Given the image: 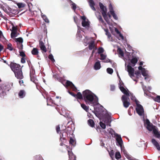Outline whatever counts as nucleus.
I'll use <instances>...</instances> for the list:
<instances>
[{
	"instance_id": "obj_39",
	"label": "nucleus",
	"mask_w": 160,
	"mask_h": 160,
	"mask_svg": "<svg viewBox=\"0 0 160 160\" xmlns=\"http://www.w3.org/2000/svg\"><path fill=\"white\" fill-rule=\"evenodd\" d=\"M7 48L11 51L13 50V48L11 43H9L8 44Z\"/></svg>"
},
{
	"instance_id": "obj_19",
	"label": "nucleus",
	"mask_w": 160,
	"mask_h": 160,
	"mask_svg": "<svg viewBox=\"0 0 160 160\" xmlns=\"http://www.w3.org/2000/svg\"><path fill=\"white\" fill-rule=\"evenodd\" d=\"M152 142L153 145L156 148L157 150L158 151L160 150V147L158 142L154 139H152Z\"/></svg>"
},
{
	"instance_id": "obj_26",
	"label": "nucleus",
	"mask_w": 160,
	"mask_h": 160,
	"mask_svg": "<svg viewBox=\"0 0 160 160\" xmlns=\"http://www.w3.org/2000/svg\"><path fill=\"white\" fill-rule=\"evenodd\" d=\"M25 92L23 90H20L18 93V96L21 98H23L25 97Z\"/></svg>"
},
{
	"instance_id": "obj_16",
	"label": "nucleus",
	"mask_w": 160,
	"mask_h": 160,
	"mask_svg": "<svg viewBox=\"0 0 160 160\" xmlns=\"http://www.w3.org/2000/svg\"><path fill=\"white\" fill-rule=\"evenodd\" d=\"M15 77L18 78L19 79H22L23 78V76L22 71L20 70L19 71L14 72Z\"/></svg>"
},
{
	"instance_id": "obj_10",
	"label": "nucleus",
	"mask_w": 160,
	"mask_h": 160,
	"mask_svg": "<svg viewBox=\"0 0 160 160\" xmlns=\"http://www.w3.org/2000/svg\"><path fill=\"white\" fill-rule=\"evenodd\" d=\"M30 75L31 81L35 83L36 84L37 87V85L36 84L37 79L36 78V76L34 74V71L33 70L30 71Z\"/></svg>"
},
{
	"instance_id": "obj_34",
	"label": "nucleus",
	"mask_w": 160,
	"mask_h": 160,
	"mask_svg": "<svg viewBox=\"0 0 160 160\" xmlns=\"http://www.w3.org/2000/svg\"><path fill=\"white\" fill-rule=\"evenodd\" d=\"M76 97L78 99H81L82 98V94L80 92H78L76 95Z\"/></svg>"
},
{
	"instance_id": "obj_30",
	"label": "nucleus",
	"mask_w": 160,
	"mask_h": 160,
	"mask_svg": "<svg viewBox=\"0 0 160 160\" xmlns=\"http://www.w3.org/2000/svg\"><path fill=\"white\" fill-rule=\"evenodd\" d=\"M98 53L99 54H103L104 51L103 48L102 47H100L98 49Z\"/></svg>"
},
{
	"instance_id": "obj_43",
	"label": "nucleus",
	"mask_w": 160,
	"mask_h": 160,
	"mask_svg": "<svg viewBox=\"0 0 160 160\" xmlns=\"http://www.w3.org/2000/svg\"><path fill=\"white\" fill-rule=\"evenodd\" d=\"M98 18L100 22H101L102 23H104V21L103 20L100 14L98 17Z\"/></svg>"
},
{
	"instance_id": "obj_5",
	"label": "nucleus",
	"mask_w": 160,
	"mask_h": 160,
	"mask_svg": "<svg viewBox=\"0 0 160 160\" xmlns=\"http://www.w3.org/2000/svg\"><path fill=\"white\" fill-rule=\"evenodd\" d=\"M126 70L128 72L129 76L134 81H137L134 78V70L130 65H128L126 67Z\"/></svg>"
},
{
	"instance_id": "obj_33",
	"label": "nucleus",
	"mask_w": 160,
	"mask_h": 160,
	"mask_svg": "<svg viewBox=\"0 0 160 160\" xmlns=\"http://www.w3.org/2000/svg\"><path fill=\"white\" fill-rule=\"evenodd\" d=\"M119 57L122 58L123 56V53L121 49H118Z\"/></svg>"
},
{
	"instance_id": "obj_55",
	"label": "nucleus",
	"mask_w": 160,
	"mask_h": 160,
	"mask_svg": "<svg viewBox=\"0 0 160 160\" xmlns=\"http://www.w3.org/2000/svg\"><path fill=\"white\" fill-rule=\"evenodd\" d=\"M156 137L157 138H159L160 137V133L159 132H158L157 133H156L155 134H154Z\"/></svg>"
},
{
	"instance_id": "obj_63",
	"label": "nucleus",
	"mask_w": 160,
	"mask_h": 160,
	"mask_svg": "<svg viewBox=\"0 0 160 160\" xmlns=\"http://www.w3.org/2000/svg\"><path fill=\"white\" fill-rule=\"evenodd\" d=\"M62 139H63V140L64 139V138L63 137V134H62L61 135H60V140L62 141Z\"/></svg>"
},
{
	"instance_id": "obj_32",
	"label": "nucleus",
	"mask_w": 160,
	"mask_h": 160,
	"mask_svg": "<svg viewBox=\"0 0 160 160\" xmlns=\"http://www.w3.org/2000/svg\"><path fill=\"white\" fill-rule=\"evenodd\" d=\"M81 106L82 108L84 109L87 112L88 111L89 109V108L88 107H87L86 106L85 104H81Z\"/></svg>"
},
{
	"instance_id": "obj_44",
	"label": "nucleus",
	"mask_w": 160,
	"mask_h": 160,
	"mask_svg": "<svg viewBox=\"0 0 160 160\" xmlns=\"http://www.w3.org/2000/svg\"><path fill=\"white\" fill-rule=\"evenodd\" d=\"M100 125L102 128L105 129L106 128V124L103 122H100Z\"/></svg>"
},
{
	"instance_id": "obj_48",
	"label": "nucleus",
	"mask_w": 160,
	"mask_h": 160,
	"mask_svg": "<svg viewBox=\"0 0 160 160\" xmlns=\"http://www.w3.org/2000/svg\"><path fill=\"white\" fill-rule=\"evenodd\" d=\"M70 143L72 145H74L75 142V140L72 138H70Z\"/></svg>"
},
{
	"instance_id": "obj_23",
	"label": "nucleus",
	"mask_w": 160,
	"mask_h": 160,
	"mask_svg": "<svg viewBox=\"0 0 160 160\" xmlns=\"http://www.w3.org/2000/svg\"><path fill=\"white\" fill-rule=\"evenodd\" d=\"M89 5L91 9L93 11H95L96 9L94 7L95 3L93 0H89Z\"/></svg>"
},
{
	"instance_id": "obj_56",
	"label": "nucleus",
	"mask_w": 160,
	"mask_h": 160,
	"mask_svg": "<svg viewBox=\"0 0 160 160\" xmlns=\"http://www.w3.org/2000/svg\"><path fill=\"white\" fill-rule=\"evenodd\" d=\"M73 19H74V22L76 23H77L78 21V19L77 17L76 16H74L73 17Z\"/></svg>"
},
{
	"instance_id": "obj_64",
	"label": "nucleus",
	"mask_w": 160,
	"mask_h": 160,
	"mask_svg": "<svg viewBox=\"0 0 160 160\" xmlns=\"http://www.w3.org/2000/svg\"><path fill=\"white\" fill-rule=\"evenodd\" d=\"M68 92L70 94H71L72 96H73L74 97H76V94H74V93H73L72 92H70L69 91H68Z\"/></svg>"
},
{
	"instance_id": "obj_49",
	"label": "nucleus",
	"mask_w": 160,
	"mask_h": 160,
	"mask_svg": "<svg viewBox=\"0 0 160 160\" xmlns=\"http://www.w3.org/2000/svg\"><path fill=\"white\" fill-rule=\"evenodd\" d=\"M20 56L22 57V58H24L25 57L26 55L24 52L22 51H19Z\"/></svg>"
},
{
	"instance_id": "obj_62",
	"label": "nucleus",
	"mask_w": 160,
	"mask_h": 160,
	"mask_svg": "<svg viewBox=\"0 0 160 160\" xmlns=\"http://www.w3.org/2000/svg\"><path fill=\"white\" fill-rule=\"evenodd\" d=\"M47 105H48V102L49 101L50 102H52V99L48 97L47 98Z\"/></svg>"
},
{
	"instance_id": "obj_4",
	"label": "nucleus",
	"mask_w": 160,
	"mask_h": 160,
	"mask_svg": "<svg viewBox=\"0 0 160 160\" xmlns=\"http://www.w3.org/2000/svg\"><path fill=\"white\" fill-rule=\"evenodd\" d=\"M136 103L137 105L136 110L137 112L140 116H143L144 115V111L142 106L139 104V102L136 100Z\"/></svg>"
},
{
	"instance_id": "obj_9",
	"label": "nucleus",
	"mask_w": 160,
	"mask_h": 160,
	"mask_svg": "<svg viewBox=\"0 0 160 160\" xmlns=\"http://www.w3.org/2000/svg\"><path fill=\"white\" fill-rule=\"evenodd\" d=\"M100 59L103 60V62H110L111 64L113 63V62L110 61L109 59H106L107 55L105 54H101L100 55Z\"/></svg>"
},
{
	"instance_id": "obj_29",
	"label": "nucleus",
	"mask_w": 160,
	"mask_h": 160,
	"mask_svg": "<svg viewBox=\"0 0 160 160\" xmlns=\"http://www.w3.org/2000/svg\"><path fill=\"white\" fill-rule=\"evenodd\" d=\"M88 122L89 125L91 126L92 127H94V122L92 119H90L88 121Z\"/></svg>"
},
{
	"instance_id": "obj_41",
	"label": "nucleus",
	"mask_w": 160,
	"mask_h": 160,
	"mask_svg": "<svg viewBox=\"0 0 160 160\" xmlns=\"http://www.w3.org/2000/svg\"><path fill=\"white\" fill-rule=\"evenodd\" d=\"M48 58L51 60V61L53 62H55V60H54L52 54H50L48 56Z\"/></svg>"
},
{
	"instance_id": "obj_37",
	"label": "nucleus",
	"mask_w": 160,
	"mask_h": 160,
	"mask_svg": "<svg viewBox=\"0 0 160 160\" xmlns=\"http://www.w3.org/2000/svg\"><path fill=\"white\" fill-rule=\"evenodd\" d=\"M19 8H24L25 6V4L22 3H18L17 4Z\"/></svg>"
},
{
	"instance_id": "obj_1",
	"label": "nucleus",
	"mask_w": 160,
	"mask_h": 160,
	"mask_svg": "<svg viewBox=\"0 0 160 160\" xmlns=\"http://www.w3.org/2000/svg\"><path fill=\"white\" fill-rule=\"evenodd\" d=\"M84 100L87 104L94 106L98 103V98L97 96L89 90L83 92Z\"/></svg>"
},
{
	"instance_id": "obj_50",
	"label": "nucleus",
	"mask_w": 160,
	"mask_h": 160,
	"mask_svg": "<svg viewBox=\"0 0 160 160\" xmlns=\"http://www.w3.org/2000/svg\"><path fill=\"white\" fill-rule=\"evenodd\" d=\"M105 31L106 32V34L108 36V37L109 38L111 37V35L110 33L108 32V29L105 30Z\"/></svg>"
},
{
	"instance_id": "obj_59",
	"label": "nucleus",
	"mask_w": 160,
	"mask_h": 160,
	"mask_svg": "<svg viewBox=\"0 0 160 160\" xmlns=\"http://www.w3.org/2000/svg\"><path fill=\"white\" fill-rule=\"evenodd\" d=\"M119 37L120 38H121L123 40L124 39V37L123 36V35L121 34V32H120L118 34Z\"/></svg>"
},
{
	"instance_id": "obj_53",
	"label": "nucleus",
	"mask_w": 160,
	"mask_h": 160,
	"mask_svg": "<svg viewBox=\"0 0 160 160\" xmlns=\"http://www.w3.org/2000/svg\"><path fill=\"white\" fill-rule=\"evenodd\" d=\"M6 94L5 92L2 90H0V94L3 96Z\"/></svg>"
},
{
	"instance_id": "obj_54",
	"label": "nucleus",
	"mask_w": 160,
	"mask_h": 160,
	"mask_svg": "<svg viewBox=\"0 0 160 160\" xmlns=\"http://www.w3.org/2000/svg\"><path fill=\"white\" fill-rule=\"evenodd\" d=\"M152 131H153L154 134H155L156 133H157L158 132V130L156 128V127H155V128Z\"/></svg>"
},
{
	"instance_id": "obj_3",
	"label": "nucleus",
	"mask_w": 160,
	"mask_h": 160,
	"mask_svg": "<svg viewBox=\"0 0 160 160\" xmlns=\"http://www.w3.org/2000/svg\"><path fill=\"white\" fill-rule=\"evenodd\" d=\"M99 4L100 8L101 10V12L102 16L106 21L108 24H109L108 18L107 17V8L101 2H99Z\"/></svg>"
},
{
	"instance_id": "obj_22",
	"label": "nucleus",
	"mask_w": 160,
	"mask_h": 160,
	"mask_svg": "<svg viewBox=\"0 0 160 160\" xmlns=\"http://www.w3.org/2000/svg\"><path fill=\"white\" fill-rule=\"evenodd\" d=\"M138 61V59L136 57H133L131 60V64L129 63V65H131L132 66H134Z\"/></svg>"
},
{
	"instance_id": "obj_61",
	"label": "nucleus",
	"mask_w": 160,
	"mask_h": 160,
	"mask_svg": "<svg viewBox=\"0 0 160 160\" xmlns=\"http://www.w3.org/2000/svg\"><path fill=\"white\" fill-rule=\"evenodd\" d=\"M60 127L59 126H57L56 127V131L58 133H59V132L60 131Z\"/></svg>"
},
{
	"instance_id": "obj_58",
	"label": "nucleus",
	"mask_w": 160,
	"mask_h": 160,
	"mask_svg": "<svg viewBox=\"0 0 160 160\" xmlns=\"http://www.w3.org/2000/svg\"><path fill=\"white\" fill-rule=\"evenodd\" d=\"M109 154L112 158V156H113L114 154V152L113 150H112L110 152H109Z\"/></svg>"
},
{
	"instance_id": "obj_28",
	"label": "nucleus",
	"mask_w": 160,
	"mask_h": 160,
	"mask_svg": "<svg viewBox=\"0 0 160 160\" xmlns=\"http://www.w3.org/2000/svg\"><path fill=\"white\" fill-rule=\"evenodd\" d=\"M39 52L38 49L34 48L32 51V53L33 55H38Z\"/></svg>"
},
{
	"instance_id": "obj_57",
	"label": "nucleus",
	"mask_w": 160,
	"mask_h": 160,
	"mask_svg": "<svg viewBox=\"0 0 160 160\" xmlns=\"http://www.w3.org/2000/svg\"><path fill=\"white\" fill-rule=\"evenodd\" d=\"M115 89V86L114 85H111L110 86V89L111 91H113Z\"/></svg>"
},
{
	"instance_id": "obj_20",
	"label": "nucleus",
	"mask_w": 160,
	"mask_h": 160,
	"mask_svg": "<svg viewBox=\"0 0 160 160\" xmlns=\"http://www.w3.org/2000/svg\"><path fill=\"white\" fill-rule=\"evenodd\" d=\"M101 68L100 62L98 60L95 63L94 66V69L95 70H98Z\"/></svg>"
},
{
	"instance_id": "obj_40",
	"label": "nucleus",
	"mask_w": 160,
	"mask_h": 160,
	"mask_svg": "<svg viewBox=\"0 0 160 160\" xmlns=\"http://www.w3.org/2000/svg\"><path fill=\"white\" fill-rule=\"evenodd\" d=\"M6 40V39L4 37L2 32L0 30V40Z\"/></svg>"
},
{
	"instance_id": "obj_35",
	"label": "nucleus",
	"mask_w": 160,
	"mask_h": 160,
	"mask_svg": "<svg viewBox=\"0 0 160 160\" xmlns=\"http://www.w3.org/2000/svg\"><path fill=\"white\" fill-rule=\"evenodd\" d=\"M17 32L12 31L11 34V37L12 38L14 39V38L16 37L17 36L16 35Z\"/></svg>"
},
{
	"instance_id": "obj_42",
	"label": "nucleus",
	"mask_w": 160,
	"mask_h": 160,
	"mask_svg": "<svg viewBox=\"0 0 160 160\" xmlns=\"http://www.w3.org/2000/svg\"><path fill=\"white\" fill-rule=\"evenodd\" d=\"M107 72L110 74H112L113 72V69L110 68H108L107 69Z\"/></svg>"
},
{
	"instance_id": "obj_17",
	"label": "nucleus",
	"mask_w": 160,
	"mask_h": 160,
	"mask_svg": "<svg viewBox=\"0 0 160 160\" xmlns=\"http://www.w3.org/2000/svg\"><path fill=\"white\" fill-rule=\"evenodd\" d=\"M109 8L110 10V12L112 15L113 16L114 18L116 20H117L118 19V18L117 17L116 14L115 13L113 8L111 5H110L109 6Z\"/></svg>"
},
{
	"instance_id": "obj_47",
	"label": "nucleus",
	"mask_w": 160,
	"mask_h": 160,
	"mask_svg": "<svg viewBox=\"0 0 160 160\" xmlns=\"http://www.w3.org/2000/svg\"><path fill=\"white\" fill-rule=\"evenodd\" d=\"M108 131L109 132V133L112 135L114 133V131L112 129L110 128H109L108 129Z\"/></svg>"
},
{
	"instance_id": "obj_15",
	"label": "nucleus",
	"mask_w": 160,
	"mask_h": 160,
	"mask_svg": "<svg viewBox=\"0 0 160 160\" xmlns=\"http://www.w3.org/2000/svg\"><path fill=\"white\" fill-rule=\"evenodd\" d=\"M120 148L122 152L123 153L124 155L129 160H130L132 158L127 153V152L123 147H122Z\"/></svg>"
},
{
	"instance_id": "obj_51",
	"label": "nucleus",
	"mask_w": 160,
	"mask_h": 160,
	"mask_svg": "<svg viewBox=\"0 0 160 160\" xmlns=\"http://www.w3.org/2000/svg\"><path fill=\"white\" fill-rule=\"evenodd\" d=\"M72 9L74 11H75L76 9V4L75 3H73L72 4Z\"/></svg>"
},
{
	"instance_id": "obj_11",
	"label": "nucleus",
	"mask_w": 160,
	"mask_h": 160,
	"mask_svg": "<svg viewBox=\"0 0 160 160\" xmlns=\"http://www.w3.org/2000/svg\"><path fill=\"white\" fill-rule=\"evenodd\" d=\"M88 48L90 50H92V49H97L96 47V44L94 41H89L88 42Z\"/></svg>"
},
{
	"instance_id": "obj_27",
	"label": "nucleus",
	"mask_w": 160,
	"mask_h": 160,
	"mask_svg": "<svg viewBox=\"0 0 160 160\" xmlns=\"http://www.w3.org/2000/svg\"><path fill=\"white\" fill-rule=\"evenodd\" d=\"M141 83L142 84V89L144 92V94L149 97L150 96L149 94H148L147 93V92L146 91L147 90H146V87L143 85V83L142 82H141Z\"/></svg>"
},
{
	"instance_id": "obj_36",
	"label": "nucleus",
	"mask_w": 160,
	"mask_h": 160,
	"mask_svg": "<svg viewBox=\"0 0 160 160\" xmlns=\"http://www.w3.org/2000/svg\"><path fill=\"white\" fill-rule=\"evenodd\" d=\"M141 76V74L140 73V72L139 71L135 72L134 73V78L136 76L137 78H138L139 77Z\"/></svg>"
},
{
	"instance_id": "obj_24",
	"label": "nucleus",
	"mask_w": 160,
	"mask_h": 160,
	"mask_svg": "<svg viewBox=\"0 0 160 160\" xmlns=\"http://www.w3.org/2000/svg\"><path fill=\"white\" fill-rule=\"evenodd\" d=\"M82 26L83 27H86L88 29L90 27V24L88 22L86 21H82Z\"/></svg>"
},
{
	"instance_id": "obj_12",
	"label": "nucleus",
	"mask_w": 160,
	"mask_h": 160,
	"mask_svg": "<svg viewBox=\"0 0 160 160\" xmlns=\"http://www.w3.org/2000/svg\"><path fill=\"white\" fill-rule=\"evenodd\" d=\"M115 136L116 137V140L118 145L120 147H122L123 142L121 136L117 133L115 134Z\"/></svg>"
},
{
	"instance_id": "obj_2",
	"label": "nucleus",
	"mask_w": 160,
	"mask_h": 160,
	"mask_svg": "<svg viewBox=\"0 0 160 160\" xmlns=\"http://www.w3.org/2000/svg\"><path fill=\"white\" fill-rule=\"evenodd\" d=\"M123 83H121L120 82L119 84V87L121 91L124 94H125L127 97L125 95H123L122 97V100L123 102L124 107L126 108L128 107L130 104V102H129V99L128 97L129 96V91L127 89L126 90L123 86Z\"/></svg>"
},
{
	"instance_id": "obj_31",
	"label": "nucleus",
	"mask_w": 160,
	"mask_h": 160,
	"mask_svg": "<svg viewBox=\"0 0 160 160\" xmlns=\"http://www.w3.org/2000/svg\"><path fill=\"white\" fill-rule=\"evenodd\" d=\"M42 17L43 18V19L44 20L45 22L48 23L49 22V21L48 19L45 15H42Z\"/></svg>"
},
{
	"instance_id": "obj_13",
	"label": "nucleus",
	"mask_w": 160,
	"mask_h": 160,
	"mask_svg": "<svg viewBox=\"0 0 160 160\" xmlns=\"http://www.w3.org/2000/svg\"><path fill=\"white\" fill-rule=\"evenodd\" d=\"M39 46L42 53L46 52L47 49L45 43L42 41H40Z\"/></svg>"
},
{
	"instance_id": "obj_8",
	"label": "nucleus",
	"mask_w": 160,
	"mask_h": 160,
	"mask_svg": "<svg viewBox=\"0 0 160 160\" xmlns=\"http://www.w3.org/2000/svg\"><path fill=\"white\" fill-rule=\"evenodd\" d=\"M138 69L141 71L142 75L145 77V79H146L147 78H148V71L143 68L141 66L138 67Z\"/></svg>"
},
{
	"instance_id": "obj_38",
	"label": "nucleus",
	"mask_w": 160,
	"mask_h": 160,
	"mask_svg": "<svg viewBox=\"0 0 160 160\" xmlns=\"http://www.w3.org/2000/svg\"><path fill=\"white\" fill-rule=\"evenodd\" d=\"M115 158L116 159H120L121 158V155L119 152H117L115 154Z\"/></svg>"
},
{
	"instance_id": "obj_7",
	"label": "nucleus",
	"mask_w": 160,
	"mask_h": 160,
	"mask_svg": "<svg viewBox=\"0 0 160 160\" xmlns=\"http://www.w3.org/2000/svg\"><path fill=\"white\" fill-rule=\"evenodd\" d=\"M145 124L146 125L147 128L149 131H152L154 128H155V126L153 125L151 123L148 119H146L144 121Z\"/></svg>"
},
{
	"instance_id": "obj_25",
	"label": "nucleus",
	"mask_w": 160,
	"mask_h": 160,
	"mask_svg": "<svg viewBox=\"0 0 160 160\" xmlns=\"http://www.w3.org/2000/svg\"><path fill=\"white\" fill-rule=\"evenodd\" d=\"M17 44L18 48L20 50H22L23 48L22 44L23 41H16Z\"/></svg>"
},
{
	"instance_id": "obj_14",
	"label": "nucleus",
	"mask_w": 160,
	"mask_h": 160,
	"mask_svg": "<svg viewBox=\"0 0 160 160\" xmlns=\"http://www.w3.org/2000/svg\"><path fill=\"white\" fill-rule=\"evenodd\" d=\"M66 85L67 87H70L73 90L75 91L77 90V88L74 84L71 82L67 81L66 82Z\"/></svg>"
},
{
	"instance_id": "obj_52",
	"label": "nucleus",
	"mask_w": 160,
	"mask_h": 160,
	"mask_svg": "<svg viewBox=\"0 0 160 160\" xmlns=\"http://www.w3.org/2000/svg\"><path fill=\"white\" fill-rule=\"evenodd\" d=\"M12 31L17 32V27L13 26L12 28Z\"/></svg>"
},
{
	"instance_id": "obj_6",
	"label": "nucleus",
	"mask_w": 160,
	"mask_h": 160,
	"mask_svg": "<svg viewBox=\"0 0 160 160\" xmlns=\"http://www.w3.org/2000/svg\"><path fill=\"white\" fill-rule=\"evenodd\" d=\"M11 68L14 73L22 70L21 66L15 63L11 64Z\"/></svg>"
},
{
	"instance_id": "obj_18",
	"label": "nucleus",
	"mask_w": 160,
	"mask_h": 160,
	"mask_svg": "<svg viewBox=\"0 0 160 160\" xmlns=\"http://www.w3.org/2000/svg\"><path fill=\"white\" fill-rule=\"evenodd\" d=\"M104 122L107 125L111 126L110 123L111 122V117L108 116V117L105 118L104 119Z\"/></svg>"
},
{
	"instance_id": "obj_46",
	"label": "nucleus",
	"mask_w": 160,
	"mask_h": 160,
	"mask_svg": "<svg viewBox=\"0 0 160 160\" xmlns=\"http://www.w3.org/2000/svg\"><path fill=\"white\" fill-rule=\"evenodd\" d=\"M155 101L160 102V96H158L154 98Z\"/></svg>"
},
{
	"instance_id": "obj_60",
	"label": "nucleus",
	"mask_w": 160,
	"mask_h": 160,
	"mask_svg": "<svg viewBox=\"0 0 160 160\" xmlns=\"http://www.w3.org/2000/svg\"><path fill=\"white\" fill-rule=\"evenodd\" d=\"M21 62L22 63H24L25 62V59L24 58H22L21 59Z\"/></svg>"
},
{
	"instance_id": "obj_21",
	"label": "nucleus",
	"mask_w": 160,
	"mask_h": 160,
	"mask_svg": "<svg viewBox=\"0 0 160 160\" xmlns=\"http://www.w3.org/2000/svg\"><path fill=\"white\" fill-rule=\"evenodd\" d=\"M69 157V160H76L75 157L73 154L72 152L68 150Z\"/></svg>"
},
{
	"instance_id": "obj_45",
	"label": "nucleus",
	"mask_w": 160,
	"mask_h": 160,
	"mask_svg": "<svg viewBox=\"0 0 160 160\" xmlns=\"http://www.w3.org/2000/svg\"><path fill=\"white\" fill-rule=\"evenodd\" d=\"M105 139H101L100 140V144L101 146L104 147L105 144L104 143V141Z\"/></svg>"
}]
</instances>
